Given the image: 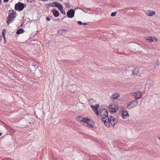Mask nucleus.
Listing matches in <instances>:
<instances>
[{
  "instance_id": "cd10ccee",
  "label": "nucleus",
  "mask_w": 160,
  "mask_h": 160,
  "mask_svg": "<svg viewBox=\"0 0 160 160\" xmlns=\"http://www.w3.org/2000/svg\"><path fill=\"white\" fill-rule=\"evenodd\" d=\"M153 39H154V40L155 41H157L158 40L155 37H154Z\"/></svg>"
},
{
  "instance_id": "b1692460",
  "label": "nucleus",
  "mask_w": 160,
  "mask_h": 160,
  "mask_svg": "<svg viewBox=\"0 0 160 160\" xmlns=\"http://www.w3.org/2000/svg\"><path fill=\"white\" fill-rule=\"evenodd\" d=\"M116 12H113L111 14V16L112 17H113L115 16L116 15Z\"/></svg>"
},
{
  "instance_id": "2f4dec72",
  "label": "nucleus",
  "mask_w": 160,
  "mask_h": 160,
  "mask_svg": "<svg viewBox=\"0 0 160 160\" xmlns=\"http://www.w3.org/2000/svg\"><path fill=\"white\" fill-rule=\"evenodd\" d=\"M2 2V1L1 0H0V3H1Z\"/></svg>"
},
{
  "instance_id": "bb28decb",
  "label": "nucleus",
  "mask_w": 160,
  "mask_h": 160,
  "mask_svg": "<svg viewBox=\"0 0 160 160\" xmlns=\"http://www.w3.org/2000/svg\"><path fill=\"white\" fill-rule=\"evenodd\" d=\"M46 19L48 21H49L50 20V18H49L48 17H47L46 18Z\"/></svg>"
},
{
  "instance_id": "f3484780",
  "label": "nucleus",
  "mask_w": 160,
  "mask_h": 160,
  "mask_svg": "<svg viewBox=\"0 0 160 160\" xmlns=\"http://www.w3.org/2000/svg\"><path fill=\"white\" fill-rule=\"evenodd\" d=\"M57 2H53L52 3H49L48 4V5L49 7H56L58 5Z\"/></svg>"
},
{
  "instance_id": "20e7f679",
  "label": "nucleus",
  "mask_w": 160,
  "mask_h": 160,
  "mask_svg": "<svg viewBox=\"0 0 160 160\" xmlns=\"http://www.w3.org/2000/svg\"><path fill=\"white\" fill-rule=\"evenodd\" d=\"M108 120V122H109V125L108 126H107V127H109L110 126H112L113 127L117 123L118 120L117 119L115 118L114 117L110 116V118H108L107 120Z\"/></svg>"
},
{
  "instance_id": "f8f14e48",
  "label": "nucleus",
  "mask_w": 160,
  "mask_h": 160,
  "mask_svg": "<svg viewBox=\"0 0 160 160\" xmlns=\"http://www.w3.org/2000/svg\"><path fill=\"white\" fill-rule=\"evenodd\" d=\"M17 15L16 12H14L13 10H12L11 12H10L9 14V18H14Z\"/></svg>"
},
{
  "instance_id": "ddd939ff",
  "label": "nucleus",
  "mask_w": 160,
  "mask_h": 160,
  "mask_svg": "<svg viewBox=\"0 0 160 160\" xmlns=\"http://www.w3.org/2000/svg\"><path fill=\"white\" fill-rule=\"evenodd\" d=\"M139 72V69L137 68H135L134 70L132 71V74L134 76H137Z\"/></svg>"
},
{
  "instance_id": "423d86ee",
  "label": "nucleus",
  "mask_w": 160,
  "mask_h": 160,
  "mask_svg": "<svg viewBox=\"0 0 160 160\" xmlns=\"http://www.w3.org/2000/svg\"><path fill=\"white\" fill-rule=\"evenodd\" d=\"M138 104V102L136 100H133L127 106V108H131L135 107Z\"/></svg>"
},
{
  "instance_id": "f03ea898",
  "label": "nucleus",
  "mask_w": 160,
  "mask_h": 160,
  "mask_svg": "<svg viewBox=\"0 0 160 160\" xmlns=\"http://www.w3.org/2000/svg\"><path fill=\"white\" fill-rule=\"evenodd\" d=\"M76 120L78 121L87 124V125L90 128L93 127V125L92 124V120L89 119L87 118L78 116L76 118Z\"/></svg>"
},
{
  "instance_id": "c85d7f7f",
  "label": "nucleus",
  "mask_w": 160,
  "mask_h": 160,
  "mask_svg": "<svg viewBox=\"0 0 160 160\" xmlns=\"http://www.w3.org/2000/svg\"><path fill=\"white\" fill-rule=\"evenodd\" d=\"M5 2H7L9 0H3Z\"/></svg>"
},
{
  "instance_id": "39448f33",
  "label": "nucleus",
  "mask_w": 160,
  "mask_h": 160,
  "mask_svg": "<svg viewBox=\"0 0 160 160\" xmlns=\"http://www.w3.org/2000/svg\"><path fill=\"white\" fill-rule=\"evenodd\" d=\"M25 5H26L25 4L19 2L15 4V8L17 10L21 11L23 10Z\"/></svg>"
},
{
  "instance_id": "2eb2a0df",
  "label": "nucleus",
  "mask_w": 160,
  "mask_h": 160,
  "mask_svg": "<svg viewBox=\"0 0 160 160\" xmlns=\"http://www.w3.org/2000/svg\"><path fill=\"white\" fill-rule=\"evenodd\" d=\"M119 97V95L118 93L113 94L111 96V98L115 99H117Z\"/></svg>"
},
{
  "instance_id": "dca6fc26",
  "label": "nucleus",
  "mask_w": 160,
  "mask_h": 160,
  "mask_svg": "<svg viewBox=\"0 0 160 160\" xmlns=\"http://www.w3.org/2000/svg\"><path fill=\"white\" fill-rule=\"evenodd\" d=\"M7 23L8 25H9L10 23L14 21V18H9V17L7 18Z\"/></svg>"
},
{
  "instance_id": "4468645a",
  "label": "nucleus",
  "mask_w": 160,
  "mask_h": 160,
  "mask_svg": "<svg viewBox=\"0 0 160 160\" xmlns=\"http://www.w3.org/2000/svg\"><path fill=\"white\" fill-rule=\"evenodd\" d=\"M53 14L55 17H58L59 16V12L55 9H53L52 10Z\"/></svg>"
},
{
  "instance_id": "a211bd4d",
  "label": "nucleus",
  "mask_w": 160,
  "mask_h": 160,
  "mask_svg": "<svg viewBox=\"0 0 160 160\" xmlns=\"http://www.w3.org/2000/svg\"><path fill=\"white\" fill-rule=\"evenodd\" d=\"M57 5H56V7L58 8L59 10H60L62 9H63L62 6L61 4L58 2Z\"/></svg>"
},
{
  "instance_id": "0eeeda50",
  "label": "nucleus",
  "mask_w": 160,
  "mask_h": 160,
  "mask_svg": "<svg viewBox=\"0 0 160 160\" xmlns=\"http://www.w3.org/2000/svg\"><path fill=\"white\" fill-rule=\"evenodd\" d=\"M132 96L133 98H136V99L140 98L142 97V93L139 91H138L135 92L133 93Z\"/></svg>"
},
{
  "instance_id": "a878e982",
  "label": "nucleus",
  "mask_w": 160,
  "mask_h": 160,
  "mask_svg": "<svg viewBox=\"0 0 160 160\" xmlns=\"http://www.w3.org/2000/svg\"><path fill=\"white\" fill-rule=\"evenodd\" d=\"M2 36L4 38L5 41H6V38H5V34H4V35L3 34H2Z\"/></svg>"
},
{
  "instance_id": "393cba45",
  "label": "nucleus",
  "mask_w": 160,
  "mask_h": 160,
  "mask_svg": "<svg viewBox=\"0 0 160 160\" xmlns=\"http://www.w3.org/2000/svg\"><path fill=\"white\" fill-rule=\"evenodd\" d=\"M77 22L79 25H81L83 24L80 21H78Z\"/></svg>"
},
{
  "instance_id": "7ed1b4c3",
  "label": "nucleus",
  "mask_w": 160,
  "mask_h": 160,
  "mask_svg": "<svg viewBox=\"0 0 160 160\" xmlns=\"http://www.w3.org/2000/svg\"><path fill=\"white\" fill-rule=\"evenodd\" d=\"M108 110L110 112L115 113L118 109V106L117 104H111L108 108Z\"/></svg>"
},
{
  "instance_id": "6ab92c4d",
  "label": "nucleus",
  "mask_w": 160,
  "mask_h": 160,
  "mask_svg": "<svg viewBox=\"0 0 160 160\" xmlns=\"http://www.w3.org/2000/svg\"><path fill=\"white\" fill-rule=\"evenodd\" d=\"M24 30L22 28H20L17 30V33L18 34H19L21 33H22L23 32Z\"/></svg>"
},
{
  "instance_id": "412c9836",
  "label": "nucleus",
  "mask_w": 160,
  "mask_h": 160,
  "mask_svg": "<svg viewBox=\"0 0 160 160\" xmlns=\"http://www.w3.org/2000/svg\"><path fill=\"white\" fill-rule=\"evenodd\" d=\"M120 110H121V112H122L126 111L125 108L122 106H121L120 108Z\"/></svg>"
},
{
  "instance_id": "4be33fe9",
  "label": "nucleus",
  "mask_w": 160,
  "mask_h": 160,
  "mask_svg": "<svg viewBox=\"0 0 160 160\" xmlns=\"http://www.w3.org/2000/svg\"><path fill=\"white\" fill-rule=\"evenodd\" d=\"M60 11L62 13V14H64V15H65L66 14V13H65L64 11V10L63 9H62Z\"/></svg>"
},
{
  "instance_id": "1a4fd4ad",
  "label": "nucleus",
  "mask_w": 160,
  "mask_h": 160,
  "mask_svg": "<svg viewBox=\"0 0 160 160\" xmlns=\"http://www.w3.org/2000/svg\"><path fill=\"white\" fill-rule=\"evenodd\" d=\"M75 12L73 9H71L67 12V15L69 18H72L74 16Z\"/></svg>"
},
{
  "instance_id": "7c9ffc66",
  "label": "nucleus",
  "mask_w": 160,
  "mask_h": 160,
  "mask_svg": "<svg viewBox=\"0 0 160 160\" xmlns=\"http://www.w3.org/2000/svg\"><path fill=\"white\" fill-rule=\"evenodd\" d=\"M159 139L160 140V136L158 137Z\"/></svg>"
},
{
  "instance_id": "aec40b11",
  "label": "nucleus",
  "mask_w": 160,
  "mask_h": 160,
  "mask_svg": "<svg viewBox=\"0 0 160 160\" xmlns=\"http://www.w3.org/2000/svg\"><path fill=\"white\" fill-rule=\"evenodd\" d=\"M153 38L152 37H149L147 39V40L149 41L150 42H153L154 41Z\"/></svg>"
},
{
  "instance_id": "6e6552de",
  "label": "nucleus",
  "mask_w": 160,
  "mask_h": 160,
  "mask_svg": "<svg viewBox=\"0 0 160 160\" xmlns=\"http://www.w3.org/2000/svg\"><path fill=\"white\" fill-rule=\"evenodd\" d=\"M91 107L92 110L94 111L96 114L99 116V113L98 110L99 107V105L98 104H96L95 106L91 105Z\"/></svg>"
},
{
  "instance_id": "9b49d317",
  "label": "nucleus",
  "mask_w": 160,
  "mask_h": 160,
  "mask_svg": "<svg viewBox=\"0 0 160 160\" xmlns=\"http://www.w3.org/2000/svg\"><path fill=\"white\" fill-rule=\"evenodd\" d=\"M121 115L122 118L123 119H126L128 118L129 116V115L127 111L122 112Z\"/></svg>"
},
{
  "instance_id": "5701e85b",
  "label": "nucleus",
  "mask_w": 160,
  "mask_h": 160,
  "mask_svg": "<svg viewBox=\"0 0 160 160\" xmlns=\"http://www.w3.org/2000/svg\"><path fill=\"white\" fill-rule=\"evenodd\" d=\"M6 32V31L5 29H3L2 30V34H5Z\"/></svg>"
},
{
  "instance_id": "9d476101",
  "label": "nucleus",
  "mask_w": 160,
  "mask_h": 160,
  "mask_svg": "<svg viewBox=\"0 0 160 160\" xmlns=\"http://www.w3.org/2000/svg\"><path fill=\"white\" fill-rule=\"evenodd\" d=\"M146 14L148 16L150 17H153L156 14L155 11L149 10L145 12Z\"/></svg>"
},
{
  "instance_id": "c756f323",
  "label": "nucleus",
  "mask_w": 160,
  "mask_h": 160,
  "mask_svg": "<svg viewBox=\"0 0 160 160\" xmlns=\"http://www.w3.org/2000/svg\"><path fill=\"white\" fill-rule=\"evenodd\" d=\"M82 24H83V25H87V23H84Z\"/></svg>"
},
{
  "instance_id": "473e14b6",
  "label": "nucleus",
  "mask_w": 160,
  "mask_h": 160,
  "mask_svg": "<svg viewBox=\"0 0 160 160\" xmlns=\"http://www.w3.org/2000/svg\"><path fill=\"white\" fill-rule=\"evenodd\" d=\"M1 133L0 132V136H1Z\"/></svg>"
},
{
  "instance_id": "f257e3e1",
  "label": "nucleus",
  "mask_w": 160,
  "mask_h": 160,
  "mask_svg": "<svg viewBox=\"0 0 160 160\" xmlns=\"http://www.w3.org/2000/svg\"><path fill=\"white\" fill-rule=\"evenodd\" d=\"M108 112L107 109H102L100 110L99 114L102 118V120L106 126H108L109 122L108 119Z\"/></svg>"
}]
</instances>
